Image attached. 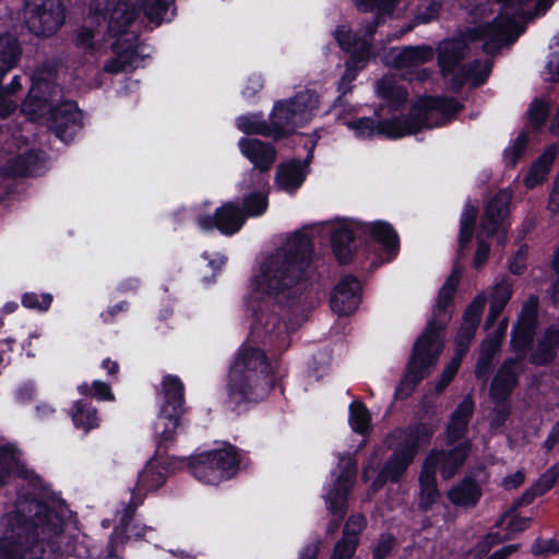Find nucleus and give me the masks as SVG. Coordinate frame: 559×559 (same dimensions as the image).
Instances as JSON below:
<instances>
[{"mask_svg":"<svg viewBox=\"0 0 559 559\" xmlns=\"http://www.w3.org/2000/svg\"><path fill=\"white\" fill-rule=\"evenodd\" d=\"M511 28L497 29L490 24H478L466 28L456 37L441 41L437 47L438 63L443 78L457 90L466 82L473 86L483 84L491 72L489 60L462 63L469 51V44L481 41L486 52H493L506 44Z\"/></svg>","mask_w":559,"mask_h":559,"instance_id":"1","label":"nucleus"},{"mask_svg":"<svg viewBox=\"0 0 559 559\" xmlns=\"http://www.w3.org/2000/svg\"><path fill=\"white\" fill-rule=\"evenodd\" d=\"M3 523L10 531L0 539L2 559H41V543L62 532L61 518L36 500L20 499L15 512L4 516Z\"/></svg>","mask_w":559,"mask_h":559,"instance_id":"2","label":"nucleus"},{"mask_svg":"<svg viewBox=\"0 0 559 559\" xmlns=\"http://www.w3.org/2000/svg\"><path fill=\"white\" fill-rule=\"evenodd\" d=\"M460 280L461 273L454 269L440 288L432 318L414 344L407 372L396 391L399 395L407 396L416 384L427 376L428 370L436 365L443 348L441 331L451 319L450 310Z\"/></svg>","mask_w":559,"mask_h":559,"instance_id":"3","label":"nucleus"},{"mask_svg":"<svg viewBox=\"0 0 559 559\" xmlns=\"http://www.w3.org/2000/svg\"><path fill=\"white\" fill-rule=\"evenodd\" d=\"M55 66L46 62L33 74V85L21 110L31 120L46 119L49 129L61 141L67 142L78 126L81 114L72 102L59 103L61 88L52 82Z\"/></svg>","mask_w":559,"mask_h":559,"instance_id":"4","label":"nucleus"},{"mask_svg":"<svg viewBox=\"0 0 559 559\" xmlns=\"http://www.w3.org/2000/svg\"><path fill=\"white\" fill-rule=\"evenodd\" d=\"M463 105L453 97H423L413 104L405 118L376 121L360 118L349 126L364 138L383 134L389 138H402L415 134L424 128L442 126L460 112Z\"/></svg>","mask_w":559,"mask_h":559,"instance_id":"5","label":"nucleus"},{"mask_svg":"<svg viewBox=\"0 0 559 559\" xmlns=\"http://www.w3.org/2000/svg\"><path fill=\"white\" fill-rule=\"evenodd\" d=\"M312 245L306 234L297 233L264 263L260 286L270 294L284 293L297 285L309 267Z\"/></svg>","mask_w":559,"mask_h":559,"instance_id":"6","label":"nucleus"},{"mask_svg":"<svg viewBox=\"0 0 559 559\" xmlns=\"http://www.w3.org/2000/svg\"><path fill=\"white\" fill-rule=\"evenodd\" d=\"M271 386V367L265 353L258 347L242 346L229 371V395L237 401H258Z\"/></svg>","mask_w":559,"mask_h":559,"instance_id":"7","label":"nucleus"},{"mask_svg":"<svg viewBox=\"0 0 559 559\" xmlns=\"http://www.w3.org/2000/svg\"><path fill=\"white\" fill-rule=\"evenodd\" d=\"M160 411L156 429L165 440L171 439L180 426L181 416L186 413L185 385L179 377L167 374L163 378L158 392Z\"/></svg>","mask_w":559,"mask_h":559,"instance_id":"8","label":"nucleus"},{"mask_svg":"<svg viewBox=\"0 0 559 559\" xmlns=\"http://www.w3.org/2000/svg\"><path fill=\"white\" fill-rule=\"evenodd\" d=\"M239 465L237 450L227 445L223 449L203 452L191 463L192 474L197 479L209 485H218L234 476Z\"/></svg>","mask_w":559,"mask_h":559,"instance_id":"9","label":"nucleus"},{"mask_svg":"<svg viewBox=\"0 0 559 559\" xmlns=\"http://www.w3.org/2000/svg\"><path fill=\"white\" fill-rule=\"evenodd\" d=\"M170 4L171 0H119L110 14L108 31L112 36L126 33L140 11H143L151 22L159 24Z\"/></svg>","mask_w":559,"mask_h":559,"instance_id":"10","label":"nucleus"},{"mask_svg":"<svg viewBox=\"0 0 559 559\" xmlns=\"http://www.w3.org/2000/svg\"><path fill=\"white\" fill-rule=\"evenodd\" d=\"M486 304V296H476L466 308L463 316V323L455 337L456 355L443 370L440 380L436 383L437 392H442L456 374L461 358L465 354L469 342L473 340L479 324L480 316Z\"/></svg>","mask_w":559,"mask_h":559,"instance_id":"11","label":"nucleus"},{"mask_svg":"<svg viewBox=\"0 0 559 559\" xmlns=\"http://www.w3.org/2000/svg\"><path fill=\"white\" fill-rule=\"evenodd\" d=\"M66 12L61 0H26L25 22L32 34L48 38L62 27Z\"/></svg>","mask_w":559,"mask_h":559,"instance_id":"12","label":"nucleus"},{"mask_svg":"<svg viewBox=\"0 0 559 559\" xmlns=\"http://www.w3.org/2000/svg\"><path fill=\"white\" fill-rule=\"evenodd\" d=\"M502 3L500 14L489 23L497 29L511 28L508 32L506 44L512 43L522 32L520 22L534 19L546 10L538 8V0H496Z\"/></svg>","mask_w":559,"mask_h":559,"instance_id":"13","label":"nucleus"},{"mask_svg":"<svg viewBox=\"0 0 559 559\" xmlns=\"http://www.w3.org/2000/svg\"><path fill=\"white\" fill-rule=\"evenodd\" d=\"M433 57L431 46H408L390 49L384 56V62L393 68L405 71L411 80L424 81L429 76L426 69L416 70L421 64L430 61Z\"/></svg>","mask_w":559,"mask_h":559,"instance_id":"14","label":"nucleus"},{"mask_svg":"<svg viewBox=\"0 0 559 559\" xmlns=\"http://www.w3.org/2000/svg\"><path fill=\"white\" fill-rule=\"evenodd\" d=\"M417 454V444L415 441H408L399 447L386 460L384 466L371 484V490L378 491L388 480L399 481Z\"/></svg>","mask_w":559,"mask_h":559,"instance_id":"15","label":"nucleus"},{"mask_svg":"<svg viewBox=\"0 0 559 559\" xmlns=\"http://www.w3.org/2000/svg\"><path fill=\"white\" fill-rule=\"evenodd\" d=\"M245 213L234 202H226L213 215H202L198 224L203 230L217 228L224 235H233L245 224Z\"/></svg>","mask_w":559,"mask_h":559,"instance_id":"16","label":"nucleus"},{"mask_svg":"<svg viewBox=\"0 0 559 559\" xmlns=\"http://www.w3.org/2000/svg\"><path fill=\"white\" fill-rule=\"evenodd\" d=\"M511 201L512 192L508 189L498 191L488 200L480 217V228L485 234L493 236L499 233L509 214Z\"/></svg>","mask_w":559,"mask_h":559,"instance_id":"17","label":"nucleus"},{"mask_svg":"<svg viewBox=\"0 0 559 559\" xmlns=\"http://www.w3.org/2000/svg\"><path fill=\"white\" fill-rule=\"evenodd\" d=\"M471 452V442L464 441L451 450L431 451L426 460L432 459V471L439 468L444 479L452 478L463 466Z\"/></svg>","mask_w":559,"mask_h":559,"instance_id":"18","label":"nucleus"},{"mask_svg":"<svg viewBox=\"0 0 559 559\" xmlns=\"http://www.w3.org/2000/svg\"><path fill=\"white\" fill-rule=\"evenodd\" d=\"M359 290L360 284L355 277L347 276L342 280L331 297L332 310L340 316L353 313L360 301Z\"/></svg>","mask_w":559,"mask_h":559,"instance_id":"19","label":"nucleus"},{"mask_svg":"<svg viewBox=\"0 0 559 559\" xmlns=\"http://www.w3.org/2000/svg\"><path fill=\"white\" fill-rule=\"evenodd\" d=\"M165 481L163 468L155 462L150 461L139 475L138 483L133 490V498H138V502L126 509V519H131L136 504L141 501V496L145 492L158 489Z\"/></svg>","mask_w":559,"mask_h":559,"instance_id":"20","label":"nucleus"},{"mask_svg":"<svg viewBox=\"0 0 559 559\" xmlns=\"http://www.w3.org/2000/svg\"><path fill=\"white\" fill-rule=\"evenodd\" d=\"M296 114L292 98L275 104L270 119L275 139L286 136L304 126L301 120L295 118Z\"/></svg>","mask_w":559,"mask_h":559,"instance_id":"21","label":"nucleus"},{"mask_svg":"<svg viewBox=\"0 0 559 559\" xmlns=\"http://www.w3.org/2000/svg\"><path fill=\"white\" fill-rule=\"evenodd\" d=\"M239 147L241 153L261 171L270 169L275 162L274 147L258 139H243L239 142Z\"/></svg>","mask_w":559,"mask_h":559,"instance_id":"22","label":"nucleus"},{"mask_svg":"<svg viewBox=\"0 0 559 559\" xmlns=\"http://www.w3.org/2000/svg\"><path fill=\"white\" fill-rule=\"evenodd\" d=\"M538 298L531 296L523 305L516 325L513 329V341L524 348L532 340L537 316Z\"/></svg>","mask_w":559,"mask_h":559,"instance_id":"23","label":"nucleus"},{"mask_svg":"<svg viewBox=\"0 0 559 559\" xmlns=\"http://www.w3.org/2000/svg\"><path fill=\"white\" fill-rule=\"evenodd\" d=\"M474 414V402L469 395L465 396L451 415L447 427V440L453 443L462 439L468 423Z\"/></svg>","mask_w":559,"mask_h":559,"instance_id":"24","label":"nucleus"},{"mask_svg":"<svg viewBox=\"0 0 559 559\" xmlns=\"http://www.w3.org/2000/svg\"><path fill=\"white\" fill-rule=\"evenodd\" d=\"M334 37L340 47L353 55L356 60H366L371 52L370 41L361 36L354 34L353 31L346 26L341 25L334 32Z\"/></svg>","mask_w":559,"mask_h":559,"instance_id":"25","label":"nucleus"},{"mask_svg":"<svg viewBox=\"0 0 559 559\" xmlns=\"http://www.w3.org/2000/svg\"><path fill=\"white\" fill-rule=\"evenodd\" d=\"M520 370L518 359H509L499 368L491 384V395L496 400L503 401L513 390L518 382V372Z\"/></svg>","mask_w":559,"mask_h":559,"instance_id":"26","label":"nucleus"},{"mask_svg":"<svg viewBox=\"0 0 559 559\" xmlns=\"http://www.w3.org/2000/svg\"><path fill=\"white\" fill-rule=\"evenodd\" d=\"M419 508L429 510L440 498L437 478L432 471V459L425 460L419 473Z\"/></svg>","mask_w":559,"mask_h":559,"instance_id":"27","label":"nucleus"},{"mask_svg":"<svg viewBox=\"0 0 559 559\" xmlns=\"http://www.w3.org/2000/svg\"><path fill=\"white\" fill-rule=\"evenodd\" d=\"M112 50L114 57L108 59L103 67V70L106 73L118 74L121 72L131 71L136 67L139 58L131 45L122 48L119 41H117L112 45Z\"/></svg>","mask_w":559,"mask_h":559,"instance_id":"28","label":"nucleus"},{"mask_svg":"<svg viewBox=\"0 0 559 559\" xmlns=\"http://www.w3.org/2000/svg\"><path fill=\"white\" fill-rule=\"evenodd\" d=\"M21 43L11 34H0V80L13 68L22 57Z\"/></svg>","mask_w":559,"mask_h":559,"instance_id":"29","label":"nucleus"},{"mask_svg":"<svg viewBox=\"0 0 559 559\" xmlns=\"http://www.w3.org/2000/svg\"><path fill=\"white\" fill-rule=\"evenodd\" d=\"M481 496L477 483L469 477L462 479L448 491L449 500L457 507H474Z\"/></svg>","mask_w":559,"mask_h":559,"instance_id":"30","label":"nucleus"},{"mask_svg":"<svg viewBox=\"0 0 559 559\" xmlns=\"http://www.w3.org/2000/svg\"><path fill=\"white\" fill-rule=\"evenodd\" d=\"M558 151V146L551 145L533 163L524 179L527 188H535L546 180Z\"/></svg>","mask_w":559,"mask_h":559,"instance_id":"31","label":"nucleus"},{"mask_svg":"<svg viewBox=\"0 0 559 559\" xmlns=\"http://www.w3.org/2000/svg\"><path fill=\"white\" fill-rule=\"evenodd\" d=\"M512 285L509 278H501L493 285L490 295L489 313L486 319L487 329L497 320L510 300L512 296Z\"/></svg>","mask_w":559,"mask_h":559,"instance_id":"32","label":"nucleus"},{"mask_svg":"<svg viewBox=\"0 0 559 559\" xmlns=\"http://www.w3.org/2000/svg\"><path fill=\"white\" fill-rule=\"evenodd\" d=\"M305 177L306 173L302 165L293 160L277 167L276 183L281 189L292 192L301 186Z\"/></svg>","mask_w":559,"mask_h":559,"instance_id":"33","label":"nucleus"},{"mask_svg":"<svg viewBox=\"0 0 559 559\" xmlns=\"http://www.w3.org/2000/svg\"><path fill=\"white\" fill-rule=\"evenodd\" d=\"M378 95L385 105L399 109L407 100L406 90L393 76H384L377 83Z\"/></svg>","mask_w":559,"mask_h":559,"instance_id":"34","label":"nucleus"},{"mask_svg":"<svg viewBox=\"0 0 559 559\" xmlns=\"http://www.w3.org/2000/svg\"><path fill=\"white\" fill-rule=\"evenodd\" d=\"M559 348V330L548 329L539 338L536 349L532 354V360L537 365H545L551 361Z\"/></svg>","mask_w":559,"mask_h":559,"instance_id":"35","label":"nucleus"},{"mask_svg":"<svg viewBox=\"0 0 559 559\" xmlns=\"http://www.w3.org/2000/svg\"><path fill=\"white\" fill-rule=\"evenodd\" d=\"M331 246L338 262L347 263L355 251L353 231L347 227L336 228L331 237Z\"/></svg>","mask_w":559,"mask_h":559,"instance_id":"36","label":"nucleus"},{"mask_svg":"<svg viewBox=\"0 0 559 559\" xmlns=\"http://www.w3.org/2000/svg\"><path fill=\"white\" fill-rule=\"evenodd\" d=\"M71 418L75 427L90 431L99 426L97 409L91 404L78 401L71 408Z\"/></svg>","mask_w":559,"mask_h":559,"instance_id":"37","label":"nucleus"},{"mask_svg":"<svg viewBox=\"0 0 559 559\" xmlns=\"http://www.w3.org/2000/svg\"><path fill=\"white\" fill-rule=\"evenodd\" d=\"M296 109L295 118L301 120L304 126L314 116L319 107V96L314 91L306 90L297 93L293 98Z\"/></svg>","mask_w":559,"mask_h":559,"instance_id":"38","label":"nucleus"},{"mask_svg":"<svg viewBox=\"0 0 559 559\" xmlns=\"http://www.w3.org/2000/svg\"><path fill=\"white\" fill-rule=\"evenodd\" d=\"M39 159L38 153L33 150H25L23 153L8 160L4 171L10 176H25L35 170Z\"/></svg>","mask_w":559,"mask_h":559,"instance_id":"39","label":"nucleus"},{"mask_svg":"<svg viewBox=\"0 0 559 559\" xmlns=\"http://www.w3.org/2000/svg\"><path fill=\"white\" fill-rule=\"evenodd\" d=\"M328 509L332 513V518L326 526V534L333 535L340 527L346 512L347 498L344 491H330L325 497Z\"/></svg>","mask_w":559,"mask_h":559,"instance_id":"40","label":"nucleus"},{"mask_svg":"<svg viewBox=\"0 0 559 559\" xmlns=\"http://www.w3.org/2000/svg\"><path fill=\"white\" fill-rule=\"evenodd\" d=\"M342 473L338 475L336 483L330 491H344L345 498H347L348 491L354 484L357 474V462L348 455L341 459Z\"/></svg>","mask_w":559,"mask_h":559,"instance_id":"41","label":"nucleus"},{"mask_svg":"<svg viewBox=\"0 0 559 559\" xmlns=\"http://www.w3.org/2000/svg\"><path fill=\"white\" fill-rule=\"evenodd\" d=\"M269 207L267 192L260 190L250 192L243 197L242 200V213H245V219L247 217H259L263 215Z\"/></svg>","mask_w":559,"mask_h":559,"instance_id":"42","label":"nucleus"},{"mask_svg":"<svg viewBox=\"0 0 559 559\" xmlns=\"http://www.w3.org/2000/svg\"><path fill=\"white\" fill-rule=\"evenodd\" d=\"M478 211L476 206L471 203L465 204L461 219H460V249H464L471 242L474 235V227L476 223Z\"/></svg>","mask_w":559,"mask_h":559,"instance_id":"43","label":"nucleus"},{"mask_svg":"<svg viewBox=\"0 0 559 559\" xmlns=\"http://www.w3.org/2000/svg\"><path fill=\"white\" fill-rule=\"evenodd\" d=\"M371 235L383 245L390 252L394 253L399 248V237L391 225L378 222L370 227Z\"/></svg>","mask_w":559,"mask_h":559,"instance_id":"44","label":"nucleus"},{"mask_svg":"<svg viewBox=\"0 0 559 559\" xmlns=\"http://www.w3.org/2000/svg\"><path fill=\"white\" fill-rule=\"evenodd\" d=\"M238 128L248 134H261L274 138L272 123L260 120L255 116H245L238 119Z\"/></svg>","mask_w":559,"mask_h":559,"instance_id":"45","label":"nucleus"},{"mask_svg":"<svg viewBox=\"0 0 559 559\" xmlns=\"http://www.w3.org/2000/svg\"><path fill=\"white\" fill-rule=\"evenodd\" d=\"M558 478V472L555 468L548 469L534 484L530 491L525 492L523 499L531 501L534 497L540 496L549 490Z\"/></svg>","mask_w":559,"mask_h":559,"instance_id":"46","label":"nucleus"},{"mask_svg":"<svg viewBox=\"0 0 559 559\" xmlns=\"http://www.w3.org/2000/svg\"><path fill=\"white\" fill-rule=\"evenodd\" d=\"M350 425L359 433H365L369 428L370 415L366 406L360 402H355L350 405Z\"/></svg>","mask_w":559,"mask_h":559,"instance_id":"47","label":"nucleus"},{"mask_svg":"<svg viewBox=\"0 0 559 559\" xmlns=\"http://www.w3.org/2000/svg\"><path fill=\"white\" fill-rule=\"evenodd\" d=\"M548 110L549 107L546 102L543 99H534L528 109L530 123L536 129L542 127L547 117Z\"/></svg>","mask_w":559,"mask_h":559,"instance_id":"48","label":"nucleus"},{"mask_svg":"<svg viewBox=\"0 0 559 559\" xmlns=\"http://www.w3.org/2000/svg\"><path fill=\"white\" fill-rule=\"evenodd\" d=\"M355 5L364 12L378 9L381 13H390L399 0H353Z\"/></svg>","mask_w":559,"mask_h":559,"instance_id":"49","label":"nucleus"},{"mask_svg":"<svg viewBox=\"0 0 559 559\" xmlns=\"http://www.w3.org/2000/svg\"><path fill=\"white\" fill-rule=\"evenodd\" d=\"M52 302L50 294L26 293L22 298V304L26 308L47 310Z\"/></svg>","mask_w":559,"mask_h":559,"instance_id":"50","label":"nucleus"},{"mask_svg":"<svg viewBox=\"0 0 559 559\" xmlns=\"http://www.w3.org/2000/svg\"><path fill=\"white\" fill-rule=\"evenodd\" d=\"M366 519L362 514L352 515L345 523L343 537L358 542V534L365 528Z\"/></svg>","mask_w":559,"mask_h":559,"instance_id":"51","label":"nucleus"},{"mask_svg":"<svg viewBox=\"0 0 559 559\" xmlns=\"http://www.w3.org/2000/svg\"><path fill=\"white\" fill-rule=\"evenodd\" d=\"M357 545V540L342 537V539L336 543L331 559H350Z\"/></svg>","mask_w":559,"mask_h":559,"instance_id":"52","label":"nucleus"},{"mask_svg":"<svg viewBox=\"0 0 559 559\" xmlns=\"http://www.w3.org/2000/svg\"><path fill=\"white\" fill-rule=\"evenodd\" d=\"M96 33L87 26H83L76 34L75 43L83 49H93L96 43Z\"/></svg>","mask_w":559,"mask_h":559,"instance_id":"53","label":"nucleus"},{"mask_svg":"<svg viewBox=\"0 0 559 559\" xmlns=\"http://www.w3.org/2000/svg\"><path fill=\"white\" fill-rule=\"evenodd\" d=\"M394 546V538L391 535L381 536L378 545L374 548L373 558L384 559Z\"/></svg>","mask_w":559,"mask_h":559,"instance_id":"54","label":"nucleus"},{"mask_svg":"<svg viewBox=\"0 0 559 559\" xmlns=\"http://www.w3.org/2000/svg\"><path fill=\"white\" fill-rule=\"evenodd\" d=\"M551 297L552 299L557 298V295H559V247L554 253V259L551 262Z\"/></svg>","mask_w":559,"mask_h":559,"instance_id":"55","label":"nucleus"},{"mask_svg":"<svg viewBox=\"0 0 559 559\" xmlns=\"http://www.w3.org/2000/svg\"><path fill=\"white\" fill-rule=\"evenodd\" d=\"M14 454L3 451L0 453V486L3 484L4 478L10 473L14 464Z\"/></svg>","mask_w":559,"mask_h":559,"instance_id":"56","label":"nucleus"},{"mask_svg":"<svg viewBox=\"0 0 559 559\" xmlns=\"http://www.w3.org/2000/svg\"><path fill=\"white\" fill-rule=\"evenodd\" d=\"M439 11H440V3L438 2H432L430 3L424 12H420L416 17H415V22L416 24H420V23H428L435 19H437V16L439 15Z\"/></svg>","mask_w":559,"mask_h":559,"instance_id":"57","label":"nucleus"},{"mask_svg":"<svg viewBox=\"0 0 559 559\" xmlns=\"http://www.w3.org/2000/svg\"><path fill=\"white\" fill-rule=\"evenodd\" d=\"M93 389H94V395L98 400H105V401H114L115 400V395L112 394L109 384H107L103 381H95L93 383Z\"/></svg>","mask_w":559,"mask_h":559,"instance_id":"58","label":"nucleus"},{"mask_svg":"<svg viewBox=\"0 0 559 559\" xmlns=\"http://www.w3.org/2000/svg\"><path fill=\"white\" fill-rule=\"evenodd\" d=\"M490 252V247L488 243L484 242L483 240L478 241V247L474 257V265L475 267H480L486 263L488 260Z\"/></svg>","mask_w":559,"mask_h":559,"instance_id":"59","label":"nucleus"},{"mask_svg":"<svg viewBox=\"0 0 559 559\" xmlns=\"http://www.w3.org/2000/svg\"><path fill=\"white\" fill-rule=\"evenodd\" d=\"M114 0H92L91 13L98 16L105 17V14L110 10Z\"/></svg>","mask_w":559,"mask_h":559,"instance_id":"60","label":"nucleus"},{"mask_svg":"<svg viewBox=\"0 0 559 559\" xmlns=\"http://www.w3.org/2000/svg\"><path fill=\"white\" fill-rule=\"evenodd\" d=\"M499 345H500L499 340L491 338V340L484 341L481 344V348H480V356L487 357L488 359L492 360V357H493L495 353L497 352Z\"/></svg>","mask_w":559,"mask_h":559,"instance_id":"61","label":"nucleus"},{"mask_svg":"<svg viewBox=\"0 0 559 559\" xmlns=\"http://www.w3.org/2000/svg\"><path fill=\"white\" fill-rule=\"evenodd\" d=\"M524 481V474L521 471L515 472L514 474L507 476L503 479V487L506 489H514L521 486Z\"/></svg>","mask_w":559,"mask_h":559,"instance_id":"62","label":"nucleus"},{"mask_svg":"<svg viewBox=\"0 0 559 559\" xmlns=\"http://www.w3.org/2000/svg\"><path fill=\"white\" fill-rule=\"evenodd\" d=\"M530 522L527 518H514L508 524V530L512 533L523 532L530 526Z\"/></svg>","mask_w":559,"mask_h":559,"instance_id":"63","label":"nucleus"},{"mask_svg":"<svg viewBox=\"0 0 559 559\" xmlns=\"http://www.w3.org/2000/svg\"><path fill=\"white\" fill-rule=\"evenodd\" d=\"M559 442V421L555 424L552 427L548 438L545 441V448L547 451L554 449V447Z\"/></svg>","mask_w":559,"mask_h":559,"instance_id":"64","label":"nucleus"}]
</instances>
